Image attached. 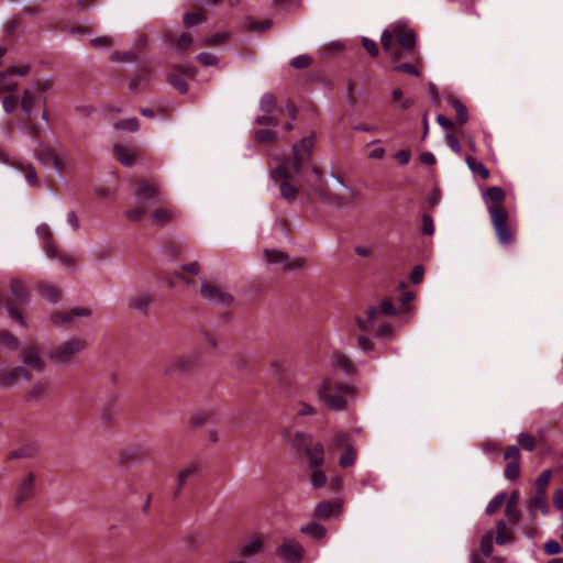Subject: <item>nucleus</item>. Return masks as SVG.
<instances>
[{
    "label": "nucleus",
    "instance_id": "obj_19",
    "mask_svg": "<svg viewBox=\"0 0 563 563\" xmlns=\"http://www.w3.org/2000/svg\"><path fill=\"white\" fill-rule=\"evenodd\" d=\"M91 311L86 307H77L71 309L68 312H53L51 314V321L56 328L67 327L74 328L76 324L74 323V317H90Z\"/></svg>",
    "mask_w": 563,
    "mask_h": 563
},
{
    "label": "nucleus",
    "instance_id": "obj_7",
    "mask_svg": "<svg viewBox=\"0 0 563 563\" xmlns=\"http://www.w3.org/2000/svg\"><path fill=\"white\" fill-rule=\"evenodd\" d=\"M292 173L295 174L290 157L282 158L279 165L269 173V177L274 181L282 180L279 188L280 195L289 202L294 201L298 194V188L291 180Z\"/></svg>",
    "mask_w": 563,
    "mask_h": 563
},
{
    "label": "nucleus",
    "instance_id": "obj_63",
    "mask_svg": "<svg viewBox=\"0 0 563 563\" xmlns=\"http://www.w3.org/2000/svg\"><path fill=\"white\" fill-rule=\"evenodd\" d=\"M25 179L30 185H37V174L35 168L31 164H26L24 168H22Z\"/></svg>",
    "mask_w": 563,
    "mask_h": 563
},
{
    "label": "nucleus",
    "instance_id": "obj_52",
    "mask_svg": "<svg viewBox=\"0 0 563 563\" xmlns=\"http://www.w3.org/2000/svg\"><path fill=\"white\" fill-rule=\"evenodd\" d=\"M271 20H262V21H255L253 19H247L245 21V25L250 31L253 32H264L268 30L272 26Z\"/></svg>",
    "mask_w": 563,
    "mask_h": 563
},
{
    "label": "nucleus",
    "instance_id": "obj_11",
    "mask_svg": "<svg viewBox=\"0 0 563 563\" xmlns=\"http://www.w3.org/2000/svg\"><path fill=\"white\" fill-rule=\"evenodd\" d=\"M37 487H36V477L33 472H29L24 474L16 483L13 503L14 508L19 509L21 506L33 499L36 496Z\"/></svg>",
    "mask_w": 563,
    "mask_h": 563
},
{
    "label": "nucleus",
    "instance_id": "obj_30",
    "mask_svg": "<svg viewBox=\"0 0 563 563\" xmlns=\"http://www.w3.org/2000/svg\"><path fill=\"white\" fill-rule=\"evenodd\" d=\"M515 537L511 532V527L505 520H499L496 523L495 541L498 545L511 544L515 542Z\"/></svg>",
    "mask_w": 563,
    "mask_h": 563
},
{
    "label": "nucleus",
    "instance_id": "obj_29",
    "mask_svg": "<svg viewBox=\"0 0 563 563\" xmlns=\"http://www.w3.org/2000/svg\"><path fill=\"white\" fill-rule=\"evenodd\" d=\"M36 233L42 241L45 254H54L56 251V243L53 240L52 232L47 224L42 223L36 228Z\"/></svg>",
    "mask_w": 563,
    "mask_h": 563
},
{
    "label": "nucleus",
    "instance_id": "obj_5",
    "mask_svg": "<svg viewBox=\"0 0 563 563\" xmlns=\"http://www.w3.org/2000/svg\"><path fill=\"white\" fill-rule=\"evenodd\" d=\"M198 364L199 352L192 350L165 360L162 365V373L165 376H185L192 373Z\"/></svg>",
    "mask_w": 563,
    "mask_h": 563
},
{
    "label": "nucleus",
    "instance_id": "obj_3",
    "mask_svg": "<svg viewBox=\"0 0 563 563\" xmlns=\"http://www.w3.org/2000/svg\"><path fill=\"white\" fill-rule=\"evenodd\" d=\"M354 388L344 383H334L324 378L316 389V397L328 410L342 411L346 409L347 400L341 393L352 394Z\"/></svg>",
    "mask_w": 563,
    "mask_h": 563
},
{
    "label": "nucleus",
    "instance_id": "obj_27",
    "mask_svg": "<svg viewBox=\"0 0 563 563\" xmlns=\"http://www.w3.org/2000/svg\"><path fill=\"white\" fill-rule=\"evenodd\" d=\"M198 475V466L195 463L186 465L179 471L177 475V487L175 489V497L179 496L181 489L186 486L189 479Z\"/></svg>",
    "mask_w": 563,
    "mask_h": 563
},
{
    "label": "nucleus",
    "instance_id": "obj_43",
    "mask_svg": "<svg viewBox=\"0 0 563 563\" xmlns=\"http://www.w3.org/2000/svg\"><path fill=\"white\" fill-rule=\"evenodd\" d=\"M493 544H494V533H493V531L489 530L483 534L481 542H479V548H481V551L484 556H486V558L492 556L493 550H494Z\"/></svg>",
    "mask_w": 563,
    "mask_h": 563
},
{
    "label": "nucleus",
    "instance_id": "obj_12",
    "mask_svg": "<svg viewBox=\"0 0 563 563\" xmlns=\"http://www.w3.org/2000/svg\"><path fill=\"white\" fill-rule=\"evenodd\" d=\"M263 254L267 264L278 266L283 271L299 269L305 263L301 257L291 258L286 253L274 249H265Z\"/></svg>",
    "mask_w": 563,
    "mask_h": 563
},
{
    "label": "nucleus",
    "instance_id": "obj_58",
    "mask_svg": "<svg viewBox=\"0 0 563 563\" xmlns=\"http://www.w3.org/2000/svg\"><path fill=\"white\" fill-rule=\"evenodd\" d=\"M229 35L227 33H217L211 36L205 37L201 41V45L206 46H216L222 44L224 41H227Z\"/></svg>",
    "mask_w": 563,
    "mask_h": 563
},
{
    "label": "nucleus",
    "instance_id": "obj_40",
    "mask_svg": "<svg viewBox=\"0 0 563 563\" xmlns=\"http://www.w3.org/2000/svg\"><path fill=\"white\" fill-rule=\"evenodd\" d=\"M167 40L172 44L175 42L174 48L177 53H180V52L187 49L192 43V37L188 33H185V32L181 33L177 38H175L174 35L168 34Z\"/></svg>",
    "mask_w": 563,
    "mask_h": 563
},
{
    "label": "nucleus",
    "instance_id": "obj_6",
    "mask_svg": "<svg viewBox=\"0 0 563 563\" xmlns=\"http://www.w3.org/2000/svg\"><path fill=\"white\" fill-rule=\"evenodd\" d=\"M322 180V170L317 166H312V176L302 180L307 186V195L310 196V194L313 192L320 198L321 201L334 207H343L350 203V201L344 197L332 194L327 188H324Z\"/></svg>",
    "mask_w": 563,
    "mask_h": 563
},
{
    "label": "nucleus",
    "instance_id": "obj_36",
    "mask_svg": "<svg viewBox=\"0 0 563 563\" xmlns=\"http://www.w3.org/2000/svg\"><path fill=\"white\" fill-rule=\"evenodd\" d=\"M448 103L455 110L457 123L461 125L465 124L468 120L466 107L454 97H450Z\"/></svg>",
    "mask_w": 563,
    "mask_h": 563
},
{
    "label": "nucleus",
    "instance_id": "obj_16",
    "mask_svg": "<svg viewBox=\"0 0 563 563\" xmlns=\"http://www.w3.org/2000/svg\"><path fill=\"white\" fill-rule=\"evenodd\" d=\"M202 297L210 303L229 306L233 302L231 292L222 284H200Z\"/></svg>",
    "mask_w": 563,
    "mask_h": 563
},
{
    "label": "nucleus",
    "instance_id": "obj_46",
    "mask_svg": "<svg viewBox=\"0 0 563 563\" xmlns=\"http://www.w3.org/2000/svg\"><path fill=\"white\" fill-rule=\"evenodd\" d=\"M312 470L311 474V485L313 488H321L327 483V475L322 470V466L310 467Z\"/></svg>",
    "mask_w": 563,
    "mask_h": 563
},
{
    "label": "nucleus",
    "instance_id": "obj_25",
    "mask_svg": "<svg viewBox=\"0 0 563 563\" xmlns=\"http://www.w3.org/2000/svg\"><path fill=\"white\" fill-rule=\"evenodd\" d=\"M331 365L334 371L342 372L346 376L356 374V368L351 360L342 353H333Z\"/></svg>",
    "mask_w": 563,
    "mask_h": 563
},
{
    "label": "nucleus",
    "instance_id": "obj_42",
    "mask_svg": "<svg viewBox=\"0 0 563 563\" xmlns=\"http://www.w3.org/2000/svg\"><path fill=\"white\" fill-rule=\"evenodd\" d=\"M0 346L11 351H16L20 349V342L9 331L2 330L0 331Z\"/></svg>",
    "mask_w": 563,
    "mask_h": 563
},
{
    "label": "nucleus",
    "instance_id": "obj_62",
    "mask_svg": "<svg viewBox=\"0 0 563 563\" xmlns=\"http://www.w3.org/2000/svg\"><path fill=\"white\" fill-rule=\"evenodd\" d=\"M197 60L207 67L218 65V57L211 53H200L197 56Z\"/></svg>",
    "mask_w": 563,
    "mask_h": 563
},
{
    "label": "nucleus",
    "instance_id": "obj_4",
    "mask_svg": "<svg viewBox=\"0 0 563 563\" xmlns=\"http://www.w3.org/2000/svg\"><path fill=\"white\" fill-rule=\"evenodd\" d=\"M314 146L313 136H306L300 141V144L292 146L291 166L297 177L305 180L312 176L311 152Z\"/></svg>",
    "mask_w": 563,
    "mask_h": 563
},
{
    "label": "nucleus",
    "instance_id": "obj_10",
    "mask_svg": "<svg viewBox=\"0 0 563 563\" xmlns=\"http://www.w3.org/2000/svg\"><path fill=\"white\" fill-rule=\"evenodd\" d=\"M27 302V294L22 284H14L11 294L7 298L5 308L9 317L23 328L27 327L22 313Z\"/></svg>",
    "mask_w": 563,
    "mask_h": 563
},
{
    "label": "nucleus",
    "instance_id": "obj_8",
    "mask_svg": "<svg viewBox=\"0 0 563 563\" xmlns=\"http://www.w3.org/2000/svg\"><path fill=\"white\" fill-rule=\"evenodd\" d=\"M87 346L88 343L85 339L70 338L69 340L56 345L49 352V358L58 365L69 364L74 357L85 351Z\"/></svg>",
    "mask_w": 563,
    "mask_h": 563
},
{
    "label": "nucleus",
    "instance_id": "obj_22",
    "mask_svg": "<svg viewBox=\"0 0 563 563\" xmlns=\"http://www.w3.org/2000/svg\"><path fill=\"white\" fill-rule=\"evenodd\" d=\"M22 357L21 362L23 367H29L35 372H43L45 368V361L41 356L36 346L27 345L21 349Z\"/></svg>",
    "mask_w": 563,
    "mask_h": 563
},
{
    "label": "nucleus",
    "instance_id": "obj_57",
    "mask_svg": "<svg viewBox=\"0 0 563 563\" xmlns=\"http://www.w3.org/2000/svg\"><path fill=\"white\" fill-rule=\"evenodd\" d=\"M206 21V16L198 12H187L184 15V25L186 27H192L199 23H202Z\"/></svg>",
    "mask_w": 563,
    "mask_h": 563
},
{
    "label": "nucleus",
    "instance_id": "obj_48",
    "mask_svg": "<svg viewBox=\"0 0 563 563\" xmlns=\"http://www.w3.org/2000/svg\"><path fill=\"white\" fill-rule=\"evenodd\" d=\"M139 128L140 122L136 118H129L114 123V129L120 131L136 132Z\"/></svg>",
    "mask_w": 563,
    "mask_h": 563
},
{
    "label": "nucleus",
    "instance_id": "obj_28",
    "mask_svg": "<svg viewBox=\"0 0 563 563\" xmlns=\"http://www.w3.org/2000/svg\"><path fill=\"white\" fill-rule=\"evenodd\" d=\"M527 510L531 518H534L539 510L544 515L548 514L549 505L545 499V493L536 492L527 506Z\"/></svg>",
    "mask_w": 563,
    "mask_h": 563
},
{
    "label": "nucleus",
    "instance_id": "obj_1",
    "mask_svg": "<svg viewBox=\"0 0 563 563\" xmlns=\"http://www.w3.org/2000/svg\"><path fill=\"white\" fill-rule=\"evenodd\" d=\"M405 285L399 284L394 294L383 298L377 306H368L365 309L364 316L358 314L355 319L358 329L362 331H374L376 336L384 339L391 336L393 329L383 318L407 313L413 314V308L410 302L415 299V294L406 290Z\"/></svg>",
    "mask_w": 563,
    "mask_h": 563
},
{
    "label": "nucleus",
    "instance_id": "obj_17",
    "mask_svg": "<svg viewBox=\"0 0 563 563\" xmlns=\"http://www.w3.org/2000/svg\"><path fill=\"white\" fill-rule=\"evenodd\" d=\"M303 553V547L294 538H284L276 548V554L287 563H301Z\"/></svg>",
    "mask_w": 563,
    "mask_h": 563
},
{
    "label": "nucleus",
    "instance_id": "obj_59",
    "mask_svg": "<svg viewBox=\"0 0 563 563\" xmlns=\"http://www.w3.org/2000/svg\"><path fill=\"white\" fill-rule=\"evenodd\" d=\"M362 44H363V47L365 48V51L367 52V54L371 56V57H377L378 54H379V48H378V45L375 41L368 38V37H363L362 38Z\"/></svg>",
    "mask_w": 563,
    "mask_h": 563
},
{
    "label": "nucleus",
    "instance_id": "obj_13",
    "mask_svg": "<svg viewBox=\"0 0 563 563\" xmlns=\"http://www.w3.org/2000/svg\"><path fill=\"white\" fill-rule=\"evenodd\" d=\"M397 43L402 48V58H408L417 64H421L419 49L417 48V37L413 31L406 30L404 23L400 22V32Z\"/></svg>",
    "mask_w": 563,
    "mask_h": 563
},
{
    "label": "nucleus",
    "instance_id": "obj_64",
    "mask_svg": "<svg viewBox=\"0 0 563 563\" xmlns=\"http://www.w3.org/2000/svg\"><path fill=\"white\" fill-rule=\"evenodd\" d=\"M125 217L131 222H137L140 221L143 216L145 214V210L139 207H135L131 210H128L125 213Z\"/></svg>",
    "mask_w": 563,
    "mask_h": 563
},
{
    "label": "nucleus",
    "instance_id": "obj_55",
    "mask_svg": "<svg viewBox=\"0 0 563 563\" xmlns=\"http://www.w3.org/2000/svg\"><path fill=\"white\" fill-rule=\"evenodd\" d=\"M551 475L552 473L550 470H544L541 472L534 482L536 492L545 493V488L550 483Z\"/></svg>",
    "mask_w": 563,
    "mask_h": 563
},
{
    "label": "nucleus",
    "instance_id": "obj_37",
    "mask_svg": "<svg viewBox=\"0 0 563 563\" xmlns=\"http://www.w3.org/2000/svg\"><path fill=\"white\" fill-rule=\"evenodd\" d=\"M263 547V541L260 538H253L239 550V555L242 558H250Z\"/></svg>",
    "mask_w": 563,
    "mask_h": 563
},
{
    "label": "nucleus",
    "instance_id": "obj_56",
    "mask_svg": "<svg viewBox=\"0 0 563 563\" xmlns=\"http://www.w3.org/2000/svg\"><path fill=\"white\" fill-rule=\"evenodd\" d=\"M518 442L521 445V448L528 452H532L536 449V439L531 433H520L518 435Z\"/></svg>",
    "mask_w": 563,
    "mask_h": 563
},
{
    "label": "nucleus",
    "instance_id": "obj_60",
    "mask_svg": "<svg viewBox=\"0 0 563 563\" xmlns=\"http://www.w3.org/2000/svg\"><path fill=\"white\" fill-rule=\"evenodd\" d=\"M254 123L257 125L276 126L278 124V120L276 117L272 115V113H265L256 117Z\"/></svg>",
    "mask_w": 563,
    "mask_h": 563
},
{
    "label": "nucleus",
    "instance_id": "obj_9",
    "mask_svg": "<svg viewBox=\"0 0 563 563\" xmlns=\"http://www.w3.org/2000/svg\"><path fill=\"white\" fill-rule=\"evenodd\" d=\"M292 445L305 451L309 467L322 466L324 464L323 444L321 442L312 444V437L309 433L296 432Z\"/></svg>",
    "mask_w": 563,
    "mask_h": 563
},
{
    "label": "nucleus",
    "instance_id": "obj_45",
    "mask_svg": "<svg viewBox=\"0 0 563 563\" xmlns=\"http://www.w3.org/2000/svg\"><path fill=\"white\" fill-rule=\"evenodd\" d=\"M356 461V451L352 445H347L342 453L339 464L341 467H349L352 466Z\"/></svg>",
    "mask_w": 563,
    "mask_h": 563
},
{
    "label": "nucleus",
    "instance_id": "obj_32",
    "mask_svg": "<svg viewBox=\"0 0 563 563\" xmlns=\"http://www.w3.org/2000/svg\"><path fill=\"white\" fill-rule=\"evenodd\" d=\"M154 301V297L150 292H140L133 296L129 301V307L132 310L146 312L151 303Z\"/></svg>",
    "mask_w": 563,
    "mask_h": 563
},
{
    "label": "nucleus",
    "instance_id": "obj_41",
    "mask_svg": "<svg viewBox=\"0 0 563 563\" xmlns=\"http://www.w3.org/2000/svg\"><path fill=\"white\" fill-rule=\"evenodd\" d=\"M466 164H467L470 170L474 175L479 176L482 179H487L489 177V170L486 168V166L482 162H479L471 156H467Z\"/></svg>",
    "mask_w": 563,
    "mask_h": 563
},
{
    "label": "nucleus",
    "instance_id": "obj_23",
    "mask_svg": "<svg viewBox=\"0 0 563 563\" xmlns=\"http://www.w3.org/2000/svg\"><path fill=\"white\" fill-rule=\"evenodd\" d=\"M30 70V65L23 67L12 66L8 71H1L4 78H0V90L15 91L19 87L18 81L13 78L14 75L25 76Z\"/></svg>",
    "mask_w": 563,
    "mask_h": 563
},
{
    "label": "nucleus",
    "instance_id": "obj_33",
    "mask_svg": "<svg viewBox=\"0 0 563 563\" xmlns=\"http://www.w3.org/2000/svg\"><path fill=\"white\" fill-rule=\"evenodd\" d=\"M41 296L49 303H57L60 300V291L55 284H38Z\"/></svg>",
    "mask_w": 563,
    "mask_h": 563
},
{
    "label": "nucleus",
    "instance_id": "obj_34",
    "mask_svg": "<svg viewBox=\"0 0 563 563\" xmlns=\"http://www.w3.org/2000/svg\"><path fill=\"white\" fill-rule=\"evenodd\" d=\"M175 217V211L169 208H156L151 218L154 224L163 227Z\"/></svg>",
    "mask_w": 563,
    "mask_h": 563
},
{
    "label": "nucleus",
    "instance_id": "obj_24",
    "mask_svg": "<svg viewBox=\"0 0 563 563\" xmlns=\"http://www.w3.org/2000/svg\"><path fill=\"white\" fill-rule=\"evenodd\" d=\"M113 154L123 166L132 167L135 163L137 151L128 145L114 144Z\"/></svg>",
    "mask_w": 563,
    "mask_h": 563
},
{
    "label": "nucleus",
    "instance_id": "obj_31",
    "mask_svg": "<svg viewBox=\"0 0 563 563\" xmlns=\"http://www.w3.org/2000/svg\"><path fill=\"white\" fill-rule=\"evenodd\" d=\"M518 501H519V493H518V490H514L510 494L509 498L507 499L506 508H505V515L511 525L517 523L521 517L520 511L517 509Z\"/></svg>",
    "mask_w": 563,
    "mask_h": 563
},
{
    "label": "nucleus",
    "instance_id": "obj_35",
    "mask_svg": "<svg viewBox=\"0 0 563 563\" xmlns=\"http://www.w3.org/2000/svg\"><path fill=\"white\" fill-rule=\"evenodd\" d=\"M300 532L310 536L314 540H320L325 536V528L319 522L311 521L300 528Z\"/></svg>",
    "mask_w": 563,
    "mask_h": 563
},
{
    "label": "nucleus",
    "instance_id": "obj_51",
    "mask_svg": "<svg viewBox=\"0 0 563 563\" xmlns=\"http://www.w3.org/2000/svg\"><path fill=\"white\" fill-rule=\"evenodd\" d=\"M421 65H422V63L417 64L411 60V63H401V64L395 66L394 70L419 77L420 70H419L418 66H421Z\"/></svg>",
    "mask_w": 563,
    "mask_h": 563
},
{
    "label": "nucleus",
    "instance_id": "obj_20",
    "mask_svg": "<svg viewBox=\"0 0 563 563\" xmlns=\"http://www.w3.org/2000/svg\"><path fill=\"white\" fill-rule=\"evenodd\" d=\"M21 379L26 382L32 379V375L23 366H15L10 369L0 371V386L2 388H12L16 386Z\"/></svg>",
    "mask_w": 563,
    "mask_h": 563
},
{
    "label": "nucleus",
    "instance_id": "obj_47",
    "mask_svg": "<svg viewBox=\"0 0 563 563\" xmlns=\"http://www.w3.org/2000/svg\"><path fill=\"white\" fill-rule=\"evenodd\" d=\"M167 81L180 93H186L188 91V84L186 79L179 74H169Z\"/></svg>",
    "mask_w": 563,
    "mask_h": 563
},
{
    "label": "nucleus",
    "instance_id": "obj_2",
    "mask_svg": "<svg viewBox=\"0 0 563 563\" xmlns=\"http://www.w3.org/2000/svg\"><path fill=\"white\" fill-rule=\"evenodd\" d=\"M505 191L500 187H490L483 192V200L487 206L492 224L501 245L514 242V233L508 225V211L504 206Z\"/></svg>",
    "mask_w": 563,
    "mask_h": 563
},
{
    "label": "nucleus",
    "instance_id": "obj_50",
    "mask_svg": "<svg viewBox=\"0 0 563 563\" xmlns=\"http://www.w3.org/2000/svg\"><path fill=\"white\" fill-rule=\"evenodd\" d=\"M313 63V58L308 54L296 56L290 60V66L295 69L301 70L310 67Z\"/></svg>",
    "mask_w": 563,
    "mask_h": 563
},
{
    "label": "nucleus",
    "instance_id": "obj_39",
    "mask_svg": "<svg viewBox=\"0 0 563 563\" xmlns=\"http://www.w3.org/2000/svg\"><path fill=\"white\" fill-rule=\"evenodd\" d=\"M36 99V88L25 89L21 98V109L24 114H30Z\"/></svg>",
    "mask_w": 563,
    "mask_h": 563
},
{
    "label": "nucleus",
    "instance_id": "obj_15",
    "mask_svg": "<svg viewBox=\"0 0 563 563\" xmlns=\"http://www.w3.org/2000/svg\"><path fill=\"white\" fill-rule=\"evenodd\" d=\"M52 385L48 378L37 379L23 395V400L30 405H38L49 399Z\"/></svg>",
    "mask_w": 563,
    "mask_h": 563
},
{
    "label": "nucleus",
    "instance_id": "obj_18",
    "mask_svg": "<svg viewBox=\"0 0 563 563\" xmlns=\"http://www.w3.org/2000/svg\"><path fill=\"white\" fill-rule=\"evenodd\" d=\"M399 32L400 22H396L385 29L380 37L383 49L389 54L393 62L402 58L401 51L396 47Z\"/></svg>",
    "mask_w": 563,
    "mask_h": 563
},
{
    "label": "nucleus",
    "instance_id": "obj_54",
    "mask_svg": "<svg viewBox=\"0 0 563 563\" xmlns=\"http://www.w3.org/2000/svg\"><path fill=\"white\" fill-rule=\"evenodd\" d=\"M257 143L274 142L277 140V132L268 129L258 130L254 134Z\"/></svg>",
    "mask_w": 563,
    "mask_h": 563
},
{
    "label": "nucleus",
    "instance_id": "obj_44",
    "mask_svg": "<svg viewBox=\"0 0 563 563\" xmlns=\"http://www.w3.org/2000/svg\"><path fill=\"white\" fill-rule=\"evenodd\" d=\"M276 106V98L272 92H265L260 100V109L264 113H273Z\"/></svg>",
    "mask_w": 563,
    "mask_h": 563
},
{
    "label": "nucleus",
    "instance_id": "obj_49",
    "mask_svg": "<svg viewBox=\"0 0 563 563\" xmlns=\"http://www.w3.org/2000/svg\"><path fill=\"white\" fill-rule=\"evenodd\" d=\"M36 158L40 162V164H42V165H49L51 163H53L54 167L59 172L58 158L49 148L38 152L36 154Z\"/></svg>",
    "mask_w": 563,
    "mask_h": 563
},
{
    "label": "nucleus",
    "instance_id": "obj_14",
    "mask_svg": "<svg viewBox=\"0 0 563 563\" xmlns=\"http://www.w3.org/2000/svg\"><path fill=\"white\" fill-rule=\"evenodd\" d=\"M134 197L139 203H159L166 200L159 184L141 183L134 189Z\"/></svg>",
    "mask_w": 563,
    "mask_h": 563
},
{
    "label": "nucleus",
    "instance_id": "obj_38",
    "mask_svg": "<svg viewBox=\"0 0 563 563\" xmlns=\"http://www.w3.org/2000/svg\"><path fill=\"white\" fill-rule=\"evenodd\" d=\"M49 258L58 261L63 266L67 269L73 271L75 268V260L71 255L67 254L65 251L60 250L56 245V251L54 254H46Z\"/></svg>",
    "mask_w": 563,
    "mask_h": 563
},
{
    "label": "nucleus",
    "instance_id": "obj_61",
    "mask_svg": "<svg viewBox=\"0 0 563 563\" xmlns=\"http://www.w3.org/2000/svg\"><path fill=\"white\" fill-rule=\"evenodd\" d=\"M421 231L426 235H432L434 233L433 219L430 214L424 213L422 216Z\"/></svg>",
    "mask_w": 563,
    "mask_h": 563
},
{
    "label": "nucleus",
    "instance_id": "obj_26",
    "mask_svg": "<svg viewBox=\"0 0 563 563\" xmlns=\"http://www.w3.org/2000/svg\"><path fill=\"white\" fill-rule=\"evenodd\" d=\"M341 508L342 504L340 501L323 500L314 507L313 515L319 519H329L339 514Z\"/></svg>",
    "mask_w": 563,
    "mask_h": 563
},
{
    "label": "nucleus",
    "instance_id": "obj_53",
    "mask_svg": "<svg viewBox=\"0 0 563 563\" xmlns=\"http://www.w3.org/2000/svg\"><path fill=\"white\" fill-rule=\"evenodd\" d=\"M507 494L505 492L498 493L486 506L485 514L492 516L506 500Z\"/></svg>",
    "mask_w": 563,
    "mask_h": 563
},
{
    "label": "nucleus",
    "instance_id": "obj_21",
    "mask_svg": "<svg viewBox=\"0 0 563 563\" xmlns=\"http://www.w3.org/2000/svg\"><path fill=\"white\" fill-rule=\"evenodd\" d=\"M521 454L517 445H510L504 454V460L508 461L504 475L509 481H516L520 476V461Z\"/></svg>",
    "mask_w": 563,
    "mask_h": 563
}]
</instances>
